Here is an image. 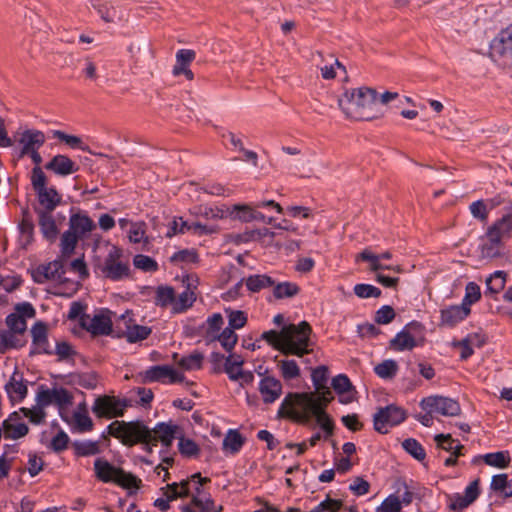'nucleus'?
Instances as JSON below:
<instances>
[{
  "label": "nucleus",
  "instance_id": "nucleus-59",
  "mask_svg": "<svg viewBox=\"0 0 512 512\" xmlns=\"http://www.w3.org/2000/svg\"><path fill=\"white\" fill-rule=\"evenodd\" d=\"M6 325L9 328L8 330L18 334H23L27 328L26 320L16 313H11L6 317Z\"/></svg>",
  "mask_w": 512,
  "mask_h": 512
},
{
  "label": "nucleus",
  "instance_id": "nucleus-22",
  "mask_svg": "<svg viewBox=\"0 0 512 512\" xmlns=\"http://www.w3.org/2000/svg\"><path fill=\"white\" fill-rule=\"evenodd\" d=\"M5 391L11 402H21L27 396V385L24 383L22 374L17 369L5 384Z\"/></svg>",
  "mask_w": 512,
  "mask_h": 512
},
{
  "label": "nucleus",
  "instance_id": "nucleus-63",
  "mask_svg": "<svg viewBox=\"0 0 512 512\" xmlns=\"http://www.w3.org/2000/svg\"><path fill=\"white\" fill-rule=\"evenodd\" d=\"M396 316V313L392 306L384 305L376 311L374 320L377 324H389Z\"/></svg>",
  "mask_w": 512,
  "mask_h": 512
},
{
  "label": "nucleus",
  "instance_id": "nucleus-28",
  "mask_svg": "<svg viewBox=\"0 0 512 512\" xmlns=\"http://www.w3.org/2000/svg\"><path fill=\"white\" fill-rule=\"evenodd\" d=\"M332 387L339 395V401L343 404L351 403L354 400L351 394L354 387L350 379L345 374H339L332 379Z\"/></svg>",
  "mask_w": 512,
  "mask_h": 512
},
{
  "label": "nucleus",
  "instance_id": "nucleus-10",
  "mask_svg": "<svg viewBox=\"0 0 512 512\" xmlns=\"http://www.w3.org/2000/svg\"><path fill=\"white\" fill-rule=\"evenodd\" d=\"M36 401L42 407L54 404L59 408H64L72 404L73 395L63 387L49 389L45 386H40L36 395Z\"/></svg>",
  "mask_w": 512,
  "mask_h": 512
},
{
  "label": "nucleus",
  "instance_id": "nucleus-44",
  "mask_svg": "<svg viewBox=\"0 0 512 512\" xmlns=\"http://www.w3.org/2000/svg\"><path fill=\"white\" fill-rule=\"evenodd\" d=\"M53 137L62 142H65L71 148H77L82 151L90 152L88 146L85 145L83 143L82 139L78 136L66 134L65 132H63L61 130H54Z\"/></svg>",
  "mask_w": 512,
  "mask_h": 512
},
{
  "label": "nucleus",
  "instance_id": "nucleus-42",
  "mask_svg": "<svg viewBox=\"0 0 512 512\" xmlns=\"http://www.w3.org/2000/svg\"><path fill=\"white\" fill-rule=\"evenodd\" d=\"M398 364L395 360L387 359L375 366V374L382 379H392L398 371Z\"/></svg>",
  "mask_w": 512,
  "mask_h": 512
},
{
  "label": "nucleus",
  "instance_id": "nucleus-58",
  "mask_svg": "<svg viewBox=\"0 0 512 512\" xmlns=\"http://www.w3.org/2000/svg\"><path fill=\"white\" fill-rule=\"evenodd\" d=\"M469 210L475 219L483 223L487 221L489 209L484 200H477L472 202L469 206Z\"/></svg>",
  "mask_w": 512,
  "mask_h": 512
},
{
  "label": "nucleus",
  "instance_id": "nucleus-4",
  "mask_svg": "<svg viewBox=\"0 0 512 512\" xmlns=\"http://www.w3.org/2000/svg\"><path fill=\"white\" fill-rule=\"evenodd\" d=\"M312 328L307 321H302L299 324H288L282 327V338L284 340V355H295L302 357L309 354L311 340L310 335Z\"/></svg>",
  "mask_w": 512,
  "mask_h": 512
},
{
  "label": "nucleus",
  "instance_id": "nucleus-45",
  "mask_svg": "<svg viewBox=\"0 0 512 512\" xmlns=\"http://www.w3.org/2000/svg\"><path fill=\"white\" fill-rule=\"evenodd\" d=\"M278 368L285 380H292L300 376V368L295 360H280Z\"/></svg>",
  "mask_w": 512,
  "mask_h": 512
},
{
  "label": "nucleus",
  "instance_id": "nucleus-30",
  "mask_svg": "<svg viewBox=\"0 0 512 512\" xmlns=\"http://www.w3.org/2000/svg\"><path fill=\"white\" fill-rule=\"evenodd\" d=\"M243 282H245L247 289L253 293L259 292L262 289L271 287L275 284L274 279L266 274L250 275L246 279L240 280L235 285V290L241 288Z\"/></svg>",
  "mask_w": 512,
  "mask_h": 512
},
{
  "label": "nucleus",
  "instance_id": "nucleus-33",
  "mask_svg": "<svg viewBox=\"0 0 512 512\" xmlns=\"http://www.w3.org/2000/svg\"><path fill=\"white\" fill-rule=\"evenodd\" d=\"M79 238L80 237L76 235V233L69 229L63 233L60 243L61 257L59 259L64 262L71 257V255L74 253Z\"/></svg>",
  "mask_w": 512,
  "mask_h": 512
},
{
  "label": "nucleus",
  "instance_id": "nucleus-2",
  "mask_svg": "<svg viewBox=\"0 0 512 512\" xmlns=\"http://www.w3.org/2000/svg\"><path fill=\"white\" fill-rule=\"evenodd\" d=\"M179 426L160 422L150 429L143 421H119L115 420L108 425V433L120 442L132 447L136 444H144L148 453L152 452V447L160 442L166 448H169L173 440L177 437Z\"/></svg>",
  "mask_w": 512,
  "mask_h": 512
},
{
  "label": "nucleus",
  "instance_id": "nucleus-20",
  "mask_svg": "<svg viewBox=\"0 0 512 512\" xmlns=\"http://www.w3.org/2000/svg\"><path fill=\"white\" fill-rule=\"evenodd\" d=\"M45 141V134L42 131L35 129L25 130L19 139V143L22 145L19 156L24 157L30 151L38 150L44 145Z\"/></svg>",
  "mask_w": 512,
  "mask_h": 512
},
{
  "label": "nucleus",
  "instance_id": "nucleus-1",
  "mask_svg": "<svg viewBox=\"0 0 512 512\" xmlns=\"http://www.w3.org/2000/svg\"><path fill=\"white\" fill-rule=\"evenodd\" d=\"M333 399L334 396L316 397L315 393L290 392L282 400L277 417L299 424H308L315 417L328 438L333 434L334 422L326 413V408Z\"/></svg>",
  "mask_w": 512,
  "mask_h": 512
},
{
  "label": "nucleus",
  "instance_id": "nucleus-23",
  "mask_svg": "<svg viewBox=\"0 0 512 512\" xmlns=\"http://www.w3.org/2000/svg\"><path fill=\"white\" fill-rule=\"evenodd\" d=\"M45 168L59 176H68L78 171L79 167L68 156L63 154L55 155Z\"/></svg>",
  "mask_w": 512,
  "mask_h": 512
},
{
  "label": "nucleus",
  "instance_id": "nucleus-36",
  "mask_svg": "<svg viewBox=\"0 0 512 512\" xmlns=\"http://www.w3.org/2000/svg\"><path fill=\"white\" fill-rule=\"evenodd\" d=\"M245 443V438L237 430H229L223 439V449L231 454L238 453Z\"/></svg>",
  "mask_w": 512,
  "mask_h": 512
},
{
  "label": "nucleus",
  "instance_id": "nucleus-38",
  "mask_svg": "<svg viewBox=\"0 0 512 512\" xmlns=\"http://www.w3.org/2000/svg\"><path fill=\"white\" fill-rule=\"evenodd\" d=\"M72 448L76 456L85 457L100 453L99 443L97 441L85 440L74 441Z\"/></svg>",
  "mask_w": 512,
  "mask_h": 512
},
{
  "label": "nucleus",
  "instance_id": "nucleus-15",
  "mask_svg": "<svg viewBox=\"0 0 512 512\" xmlns=\"http://www.w3.org/2000/svg\"><path fill=\"white\" fill-rule=\"evenodd\" d=\"M80 326L90 332L92 335H110L112 332V321L109 316L103 314L82 315L80 318Z\"/></svg>",
  "mask_w": 512,
  "mask_h": 512
},
{
  "label": "nucleus",
  "instance_id": "nucleus-26",
  "mask_svg": "<svg viewBox=\"0 0 512 512\" xmlns=\"http://www.w3.org/2000/svg\"><path fill=\"white\" fill-rule=\"evenodd\" d=\"M329 378V369L325 365H321L313 369L311 379L316 394V397H329L333 396L330 388L327 386Z\"/></svg>",
  "mask_w": 512,
  "mask_h": 512
},
{
  "label": "nucleus",
  "instance_id": "nucleus-18",
  "mask_svg": "<svg viewBox=\"0 0 512 512\" xmlns=\"http://www.w3.org/2000/svg\"><path fill=\"white\" fill-rule=\"evenodd\" d=\"M21 419L19 412H13L3 421L4 438L17 440L28 434L29 428Z\"/></svg>",
  "mask_w": 512,
  "mask_h": 512
},
{
  "label": "nucleus",
  "instance_id": "nucleus-43",
  "mask_svg": "<svg viewBox=\"0 0 512 512\" xmlns=\"http://www.w3.org/2000/svg\"><path fill=\"white\" fill-rule=\"evenodd\" d=\"M207 328L205 331V338L209 341H215L216 336L221 330L223 325V317L219 313L209 316L206 320Z\"/></svg>",
  "mask_w": 512,
  "mask_h": 512
},
{
  "label": "nucleus",
  "instance_id": "nucleus-14",
  "mask_svg": "<svg viewBox=\"0 0 512 512\" xmlns=\"http://www.w3.org/2000/svg\"><path fill=\"white\" fill-rule=\"evenodd\" d=\"M422 328L419 322L413 321L408 323L402 331L390 340V348L394 351L412 350L417 346V342L411 335V331H421Z\"/></svg>",
  "mask_w": 512,
  "mask_h": 512
},
{
  "label": "nucleus",
  "instance_id": "nucleus-54",
  "mask_svg": "<svg viewBox=\"0 0 512 512\" xmlns=\"http://www.w3.org/2000/svg\"><path fill=\"white\" fill-rule=\"evenodd\" d=\"M261 339L265 340L275 350L283 354L284 340L282 338V329L280 331L268 330L261 334Z\"/></svg>",
  "mask_w": 512,
  "mask_h": 512
},
{
  "label": "nucleus",
  "instance_id": "nucleus-16",
  "mask_svg": "<svg viewBox=\"0 0 512 512\" xmlns=\"http://www.w3.org/2000/svg\"><path fill=\"white\" fill-rule=\"evenodd\" d=\"M512 235V208L507 214L496 220L486 231V237L493 242H501Z\"/></svg>",
  "mask_w": 512,
  "mask_h": 512
},
{
  "label": "nucleus",
  "instance_id": "nucleus-5",
  "mask_svg": "<svg viewBox=\"0 0 512 512\" xmlns=\"http://www.w3.org/2000/svg\"><path fill=\"white\" fill-rule=\"evenodd\" d=\"M94 471L97 479L103 483H114L124 489H138L141 485V480L135 475L125 472L103 458L95 460Z\"/></svg>",
  "mask_w": 512,
  "mask_h": 512
},
{
  "label": "nucleus",
  "instance_id": "nucleus-64",
  "mask_svg": "<svg viewBox=\"0 0 512 512\" xmlns=\"http://www.w3.org/2000/svg\"><path fill=\"white\" fill-rule=\"evenodd\" d=\"M244 360L240 355H230L225 359L224 371L228 374L231 379V375H236L237 370H242L241 367Z\"/></svg>",
  "mask_w": 512,
  "mask_h": 512
},
{
  "label": "nucleus",
  "instance_id": "nucleus-62",
  "mask_svg": "<svg viewBox=\"0 0 512 512\" xmlns=\"http://www.w3.org/2000/svg\"><path fill=\"white\" fill-rule=\"evenodd\" d=\"M354 293L359 298H378L382 294L381 290L378 287H375L370 284H356L354 286Z\"/></svg>",
  "mask_w": 512,
  "mask_h": 512
},
{
  "label": "nucleus",
  "instance_id": "nucleus-40",
  "mask_svg": "<svg viewBox=\"0 0 512 512\" xmlns=\"http://www.w3.org/2000/svg\"><path fill=\"white\" fill-rule=\"evenodd\" d=\"M203 360L204 355L199 351H194L177 361V365L186 371L198 370L202 367Z\"/></svg>",
  "mask_w": 512,
  "mask_h": 512
},
{
  "label": "nucleus",
  "instance_id": "nucleus-6",
  "mask_svg": "<svg viewBox=\"0 0 512 512\" xmlns=\"http://www.w3.org/2000/svg\"><path fill=\"white\" fill-rule=\"evenodd\" d=\"M488 55L498 66L512 67V24L501 29L491 40Z\"/></svg>",
  "mask_w": 512,
  "mask_h": 512
},
{
  "label": "nucleus",
  "instance_id": "nucleus-48",
  "mask_svg": "<svg viewBox=\"0 0 512 512\" xmlns=\"http://www.w3.org/2000/svg\"><path fill=\"white\" fill-rule=\"evenodd\" d=\"M402 447L418 461H423L426 457V452L423 446L413 438L405 439L402 443Z\"/></svg>",
  "mask_w": 512,
  "mask_h": 512
},
{
  "label": "nucleus",
  "instance_id": "nucleus-51",
  "mask_svg": "<svg viewBox=\"0 0 512 512\" xmlns=\"http://www.w3.org/2000/svg\"><path fill=\"white\" fill-rule=\"evenodd\" d=\"M91 4L105 22L110 23L114 21L117 11L113 5L110 3H100L99 0H94Z\"/></svg>",
  "mask_w": 512,
  "mask_h": 512
},
{
  "label": "nucleus",
  "instance_id": "nucleus-9",
  "mask_svg": "<svg viewBox=\"0 0 512 512\" xmlns=\"http://www.w3.org/2000/svg\"><path fill=\"white\" fill-rule=\"evenodd\" d=\"M127 407L126 400H120L115 396L102 395L98 396L92 406V412L98 418H116L124 415Z\"/></svg>",
  "mask_w": 512,
  "mask_h": 512
},
{
  "label": "nucleus",
  "instance_id": "nucleus-49",
  "mask_svg": "<svg viewBox=\"0 0 512 512\" xmlns=\"http://www.w3.org/2000/svg\"><path fill=\"white\" fill-rule=\"evenodd\" d=\"M133 265L143 272H156L159 268L158 263L153 258L143 254L134 256Z\"/></svg>",
  "mask_w": 512,
  "mask_h": 512
},
{
  "label": "nucleus",
  "instance_id": "nucleus-27",
  "mask_svg": "<svg viewBox=\"0 0 512 512\" xmlns=\"http://www.w3.org/2000/svg\"><path fill=\"white\" fill-rule=\"evenodd\" d=\"M211 480L207 477H202L200 473H195L189 478L182 480L178 483L179 490H187L186 497L189 495H207L204 491V484L209 483Z\"/></svg>",
  "mask_w": 512,
  "mask_h": 512
},
{
  "label": "nucleus",
  "instance_id": "nucleus-12",
  "mask_svg": "<svg viewBox=\"0 0 512 512\" xmlns=\"http://www.w3.org/2000/svg\"><path fill=\"white\" fill-rule=\"evenodd\" d=\"M64 263L61 259H56L48 264H41L32 270V279L38 284L47 281L64 282L65 278Z\"/></svg>",
  "mask_w": 512,
  "mask_h": 512
},
{
  "label": "nucleus",
  "instance_id": "nucleus-46",
  "mask_svg": "<svg viewBox=\"0 0 512 512\" xmlns=\"http://www.w3.org/2000/svg\"><path fill=\"white\" fill-rule=\"evenodd\" d=\"M169 261L174 265L191 264L198 262V254L193 249H183L175 252Z\"/></svg>",
  "mask_w": 512,
  "mask_h": 512
},
{
  "label": "nucleus",
  "instance_id": "nucleus-34",
  "mask_svg": "<svg viewBox=\"0 0 512 512\" xmlns=\"http://www.w3.org/2000/svg\"><path fill=\"white\" fill-rule=\"evenodd\" d=\"M17 332L0 330V353L4 354L9 349H17L24 346V342L18 338Z\"/></svg>",
  "mask_w": 512,
  "mask_h": 512
},
{
  "label": "nucleus",
  "instance_id": "nucleus-3",
  "mask_svg": "<svg viewBox=\"0 0 512 512\" xmlns=\"http://www.w3.org/2000/svg\"><path fill=\"white\" fill-rule=\"evenodd\" d=\"M338 105L347 117L356 120H372L380 114L377 91L368 87L347 90Z\"/></svg>",
  "mask_w": 512,
  "mask_h": 512
},
{
  "label": "nucleus",
  "instance_id": "nucleus-7",
  "mask_svg": "<svg viewBox=\"0 0 512 512\" xmlns=\"http://www.w3.org/2000/svg\"><path fill=\"white\" fill-rule=\"evenodd\" d=\"M406 418V410L395 404L380 407L373 416L374 429L381 434H386L389 428L401 424Z\"/></svg>",
  "mask_w": 512,
  "mask_h": 512
},
{
  "label": "nucleus",
  "instance_id": "nucleus-21",
  "mask_svg": "<svg viewBox=\"0 0 512 512\" xmlns=\"http://www.w3.org/2000/svg\"><path fill=\"white\" fill-rule=\"evenodd\" d=\"M471 312L470 308H466L462 304L452 305L440 312V325L444 327H454L463 321Z\"/></svg>",
  "mask_w": 512,
  "mask_h": 512
},
{
  "label": "nucleus",
  "instance_id": "nucleus-53",
  "mask_svg": "<svg viewBox=\"0 0 512 512\" xmlns=\"http://www.w3.org/2000/svg\"><path fill=\"white\" fill-rule=\"evenodd\" d=\"M151 334V328L142 325L129 327L126 332V339L129 343H136L145 340Z\"/></svg>",
  "mask_w": 512,
  "mask_h": 512
},
{
  "label": "nucleus",
  "instance_id": "nucleus-55",
  "mask_svg": "<svg viewBox=\"0 0 512 512\" xmlns=\"http://www.w3.org/2000/svg\"><path fill=\"white\" fill-rule=\"evenodd\" d=\"M20 412L26 418H28L31 423L36 424V425L42 423L45 420V417H46V413L44 411V407L39 406L38 403H37L36 406H34L32 408L22 407L19 410V413Z\"/></svg>",
  "mask_w": 512,
  "mask_h": 512
},
{
  "label": "nucleus",
  "instance_id": "nucleus-61",
  "mask_svg": "<svg viewBox=\"0 0 512 512\" xmlns=\"http://www.w3.org/2000/svg\"><path fill=\"white\" fill-rule=\"evenodd\" d=\"M228 313L229 328L235 330L240 329L247 323V316L245 312L240 310H226Z\"/></svg>",
  "mask_w": 512,
  "mask_h": 512
},
{
  "label": "nucleus",
  "instance_id": "nucleus-13",
  "mask_svg": "<svg viewBox=\"0 0 512 512\" xmlns=\"http://www.w3.org/2000/svg\"><path fill=\"white\" fill-rule=\"evenodd\" d=\"M480 480L475 479L465 489V494L462 496L459 493L453 495L447 494L449 501L448 508L454 512H462L468 508L480 495L479 489Z\"/></svg>",
  "mask_w": 512,
  "mask_h": 512
},
{
  "label": "nucleus",
  "instance_id": "nucleus-31",
  "mask_svg": "<svg viewBox=\"0 0 512 512\" xmlns=\"http://www.w3.org/2000/svg\"><path fill=\"white\" fill-rule=\"evenodd\" d=\"M95 227L93 220L86 214L76 213L71 215L69 219V230H72L79 237L91 232Z\"/></svg>",
  "mask_w": 512,
  "mask_h": 512
},
{
  "label": "nucleus",
  "instance_id": "nucleus-56",
  "mask_svg": "<svg viewBox=\"0 0 512 512\" xmlns=\"http://www.w3.org/2000/svg\"><path fill=\"white\" fill-rule=\"evenodd\" d=\"M481 297L480 287L475 282H469L465 288V296L462 300V305L466 308L476 303Z\"/></svg>",
  "mask_w": 512,
  "mask_h": 512
},
{
  "label": "nucleus",
  "instance_id": "nucleus-47",
  "mask_svg": "<svg viewBox=\"0 0 512 512\" xmlns=\"http://www.w3.org/2000/svg\"><path fill=\"white\" fill-rule=\"evenodd\" d=\"M505 276L506 274L503 271H496L489 278H487L486 293L489 292L491 294H498L501 290H503L506 281Z\"/></svg>",
  "mask_w": 512,
  "mask_h": 512
},
{
  "label": "nucleus",
  "instance_id": "nucleus-39",
  "mask_svg": "<svg viewBox=\"0 0 512 512\" xmlns=\"http://www.w3.org/2000/svg\"><path fill=\"white\" fill-rule=\"evenodd\" d=\"M175 291L171 286H158L156 289L155 304L159 307L174 306Z\"/></svg>",
  "mask_w": 512,
  "mask_h": 512
},
{
  "label": "nucleus",
  "instance_id": "nucleus-8",
  "mask_svg": "<svg viewBox=\"0 0 512 512\" xmlns=\"http://www.w3.org/2000/svg\"><path fill=\"white\" fill-rule=\"evenodd\" d=\"M123 250L117 246H112L104 259L102 273L108 279L119 281L129 277L130 266L128 261H123Z\"/></svg>",
  "mask_w": 512,
  "mask_h": 512
},
{
  "label": "nucleus",
  "instance_id": "nucleus-19",
  "mask_svg": "<svg viewBox=\"0 0 512 512\" xmlns=\"http://www.w3.org/2000/svg\"><path fill=\"white\" fill-rule=\"evenodd\" d=\"M32 334V345L33 349L30 351V355L34 354H53V351L49 349V342L47 336V325L44 322H37L31 328Z\"/></svg>",
  "mask_w": 512,
  "mask_h": 512
},
{
  "label": "nucleus",
  "instance_id": "nucleus-52",
  "mask_svg": "<svg viewBox=\"0 0 512 512\" xmlns=\"http://www.w3.org/2000/svg\"><path fill=\"white\" fill-rule=\"evenodd\" d=\"M216 340L227 352H231L237 343L238 336L233 329L226 327L221 333L217 334Z\"/></svg>",
  "mask_w": 512,
  "mask_h": 512
},
{
  "label": "nucleus",
  "instance_id": "nucleus-11",
  "mask_svg": "<svg viewBox=\"0 0 512 512\" xmlns=\"http://www.w3.org/2000/svg\"><path fill=\"white\" fill-rule=\"evenodd\" d=\"M420 406L429 412L439 413L443 416H457L461 412L457 401L443 396H429L423 398Z\"/></svg>",
  "mask_w": 512,
  "mask_h": 512
},
{
  "label": "nucleus",
  "instance_id": "nucleus-41",
  "mask_svg": "<svg viewBox=\"0 0 512 512\" xmlns=\"http://www.w3.org/2000/svg\"><path fill=\"white\" fill-rule=\"evenodd\" d=\"M195 300L194 292L187 287L178 297L175 296L173 311L175 313H182L190 308Z\"/></svg>",
  "mask_w": 512,
  "mask_h": 512
},
{
  "label": "nucleus",
  "instance_id": "nucleus-29",
  "mask_svg": "<svg viewBox=\"0 0 512 512\" xmlns=\"http://www.w3.org/2000/svg\"><path fill=\"white\" fill-rule=\"evenodd\" d=\"M163 495L165 498H158L154 502V506L160 509L161 511H167L170 508L169 502L173 501L177 498L186 497L187 490H179L178 483L174 482L171 484H167L165 487L161 488Z\"/></svg>",
  "mask_w": 512,
  "mask_h": 512
},
{
  "label": "nucleus",
  "instance_id": "nucleus-37",
  "mask_svg": "<svg viewBox=\"0 0 512 512\" xmlns=\"http://www.w3.org/2000/svg\"><path fill=\"white\" fill-rule=\"evenodd\" d=\"M483 461L489 466L504 469L509 466L511 458L509 451H498L483 455Z\"/></svg>",
  "mask_w": 512,
  "mask_h": 512
},
{
  "label": "nucleus",
  "instance_id": "nucleus-32",
  "mask_svg": "<svg viewBox=\"0 0 512 512\" xmlns=\"http://www.w3.org/2000/svg\"><path fill=\"white\" fill-rule=\"evenodd\" d=\"M39 218V227L43 236L50 242H54L57 238L59 230L52 216L48 212H36Z\"/></svg>",
  "mask_w": 512,
  "mask_h": 512
},
{
  "label": "nucleus",
  "instance_id": "nucleus-57",
  "mask_svg": "<svg viewBox=\"0 0 512 512\" xmlns=\"http://www.w3.org/2000/svg\"><path fill=\"white\" fill-rule=\"evenodd\" d=\"M191 505L203 512H211L215 508L214 500L211 498L210 494L191 496Z\"/></svg>",
  "mask_w": 512,
  "mask_h": 512
},
{
  "label": "nucleus",
  "instance_id": "nucleus-35",
  "mask_svg": "<svg viewBox=\"0 0 512 512\" xmlns=\"http://www.w3.org/2000/svg\"><path fill=\"white\" fill-rule=\"evenodd\" d=\"M299 292L300 287L294 282L285 281L273 285V296L278 300L293 298Z\"/></svg>",
  "mask_w": 512,
  "mask_h": 512
},
{
  "label": "nucleus",
  "instance_id": "nucleus-25",
  "mask_svg": "<svg viewBox=\"0 0 512 512\" xmlns=\"http://www.w3.org/2000/svg\"><path fill=\"white\" fill-rule=\"evenodd\" d=\"M259 392L264 403H273L282 393V384L278 379L266 376L259 383Z\"/></svg>",
  "mask_w": 512,
  "mask_h": 512
},
{
  "label": "nucleus",
  "instance_id": "nucleus-50",
  "mask_svg": "<svg viewBox=\"0 0 512 512\" xmlns=\"http://www.w3.org/2000/svg\"><path fill=\"white\" fill-rule=\"evenodd\" d=\"M178 449L181 455L185 457H197L200 454V447L198 444L189 438L179 437Z\"/></svg>",
  "mask_w": 512,
  "mask_h": 512
},
{
  "label": "nucleus",
  "instance_id": "nucleus-17",
  "mask_svg": "<svg viewBox=\"0 0 512 512\" xmlns=\"http://www.w3.org/2000/svg\"><path fill=\"white\" fill-rule=\"evenodd\" d=\"M143 377L144 382H163L165 378L169 379V383H179L184 380L183 374L178 373L168 365L152 366L144 372Z\"/></svg>",
  "mask_w": 512,
  "mask_h": 512
},
{
  "label": "nucleus",
  "instance_id": "nucleus-24",
  "mask_svg": "<svg viewBox=\"0 0 512 512\" xmlns=\"http://www.w3.org/2000/svg\"><path fill=\"white\" fill-rule=\"evenodd\" d=\"M41 208L36 212L52 213L61 203L62 197L54 187H47L36 192Z\"/></svg>",
  "mask_w": 512,
  "mask_h": 512
},
{
  "label": "nucleus",
  "instance_id": "nucleus-60",
  "mask_svg": "<svg viewBox=\"0 0 512 512\" xmlns=\"http://www.w3.org/2000/svg\"><path fill=\"white\" fill-rule=\"evenodd\" d=\"M342 506L343 502L341 500L332 499L329 495H327L326 499L320 502L310 512H338Z\"/></svg>",
  "mask_w": 512,
  "mask_h": 512
}]
</instances>
